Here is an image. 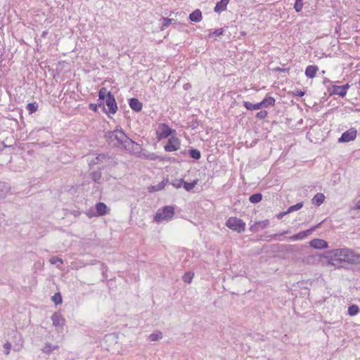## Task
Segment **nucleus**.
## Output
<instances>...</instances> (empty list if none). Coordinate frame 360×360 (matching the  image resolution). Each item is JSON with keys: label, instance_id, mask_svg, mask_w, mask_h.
Masks as SVG:
<instances>
[{"label": "nucleus", "instance_id": "39", "mask_svg": "<svg viewBox=\"0 0 360 360\" xmlns=\"http://www.w3.org/2000/svg\"><path fill=\"white\" fill-rule=\"evenodd\" d=\"M51 300L56 304H59L62 303V297L60 293H56L52 297Z\"/></svg>", "mask_w": 360, "mask_h": 360}, {"label": "nucleus", "instance_id": "47", "mask_svg": "<svg viewBox=\"0 0 360 360\" xmlns=\"http://www.w3.org/2000/svg\"><path fill=\"white\" fill-rule=\"evenodd\" d=\"M98 107V104H94V103H90L89 105V109L94 112L97 111Z\"/></svg>", "mask_w": 360, "mask_h": 360}, {"label": "nucleus", "instance_id": "5", "mask_svg": "<svg viewBox=\"0 0 360 360\" xmlns=\"http://www.w3.org/2000/svg\"><path fill=\"white\" fill-rule=\"evenodd\" d=\"M349 88V84L342 86L332 85L331 86L328 88V90L330 95L335 94L338 95L340 97H344L345 96L347 91Z\"/></svg>", "mask_w": 360, "mask_h": 360}, {"label": "nucleus", "instance_id": "24", "mask_svg": "<svg viewBox=\"0 0 360 360\" xmlns=\"http://www.w3.org/2000/svg\"><path fill=\"white\" fill-rule=\"evenodd\" d=\"M188 153L190 157L195 160H198L201 158V153L198 149L196 148H191L188 150Z\"/></svg>", "mask_w": 360, "mask_h": 360}, {"label": "nucleus", "instance_id": "22", "mask_svg": "<svg viewBox=\"0 0 360 360\" xmlns=\"http://www.w3.org/2000/svg\"><path fill=\"white\" fill-rule=\"evenodd\" d=\"M320 226V224L307 230V231H300L298 233H297V237H298V239L299 240H303L305 238H307L308 236V235L309 233H311L313 231H314L316 228L319 227Z\"/></svg>", "mask_w": 360, "mask_h": 360}, {"label": "nucleus", "instance_id": "49", "mask_svg": "<svg viewBox=\"0 0 360 360\" xmlns=\"http://www.w3.org/2000/svg\"><path fill=\"white\" fill-rule=\"evenodd\" d=\"M274 70L275 72H288L289 70V69L288 68H281L277 67V68H274Z\"/></svg>", "mask_w": 360, "mask_h": 360}, {"label": "nucleus", "instance_id": "56", "mask_svg": "<svg viewBox=\"0 0 360 360\" xmlns=\"http://www.w3.org/2000/svg\"><path fill=\"white\" fill-rule=\"evenodd\" d=\"M15 122L16 123V124H18V122L16 119L14 120Z\"/></svg>", "mask_w": 360, "mask_h": 360}, {"label": "nucleus", "instance_id": "55", "mask_svg": "<svg viewBox=\"0 0 360 360\" xmlns=\"http://www.w3.org/2000/svg\"><path fill=\"white\" fill-rule=\"evenodd\" d=\"M46 34H47V32L44 31V32H42L41 37H45L46 36Z\"/></svg>", "mask_w": 360, "mask_h": 360}, {"label": "nucleus", "instance_id": "27", "mask_svg": "<svg viewBox=\"0 0 360 360\" xmlns=\"http://www.w3.org/2000/svg\"><path fill=\"white\" fill-rule=\"evenodd\" d=\"M162 338V333L160 331H156L151 333L148 336V340L151 342H155Z\"/></svg>", "mask_w": 360, "mask_h": 360}, {"label": "nucleus", "instance_id": "2", "mask_svg": "<svg viewBox=\"0 0 360 360\" xmlns=\"http://www.w3.org/2000/svg\"><path fill=\"white\" fill-rule=\"evenodd\" d=\"M108 145L120 149L131 151L134 150L138 144L130 139L122 129H115L108 131L105 135Z\"/></svg>", "mask_w": 360, "mask_h": 360}, {"label": "nucleus", "instance_id": "7", "mask_svg": "<svg viewBox=\"0 0 360 360\" xmlns=\"http://www.w3.org/2000/svg\"><path fill=\"white\" fill-rule=\"evenodd\" d=\"M356 130L354 128H351L349 130L342 133V134L338 139V142L347 143L353 141L356 139Z\"/></svg>", "mask_w": 360, "mask_h": 360}, {"label": "nucleus", "instance_id": "25", "mask_svg": "<svg viewBox=\"0 0 360 360\" xmlns=\"http://www.w3.org/2000/svg\"><path fill=\"white\" fill-rule=\"evenodd\" d=\"M262 200V195L260 193H257L251 195L249 198V201L251 203L256 204Z\"/></svg>", "mask_w": 360, "mask_h": 360}, {"label": "nucleus", "instance_id": "4", "mask_svg": "<svg viewBox=\"0 0 360 360\" xmlns=\"http://www.w3.org/2000/svg\"><path fill=\"white\" fill-rule=\"evenodd\" d=\"M226 226L238 233L243 232L245 229V223L237 217H230L226 221Z\"/></svg>", "mask_w": 360, "mask_h": 360}, {"label": "nucleus", "instance_id": "41", "mask_svg": "<svg viewBox=\"0 0 360 360\" xmlns=\"http://www.w3.org/2000/svg\"><path fill=\"white\" fill-rule=\"evenodd\" d=\"M267 115H268L267 111L261 110L257 113L256 117L259 120H262V119H264L265 117H266Z\"/></svg>", "mask_w": 360, "mask_h": 360}, {"label": "nucleus", "instance_id": "1", "mask_svg": "<svg viewBox=\"0 0 360 360\" xmlns=\"http://www.w3.org/2000/svg\"><path fill=\"white\" fill-rule=\"evenodd\" d=\"M323 257L328 265L335 268H345V264H359L360 255L348 248H339L325 252Z\"/></svg>", "mask_w": 360, "mask_h": 360}, {"label": "nucleus", "instance_id": "3", "mask_svg": "<svg viewBox=\"0 0 360 360\" xmlns=\"http://www.w3.org/2000/svg\"><path fill=\"white\" fill-rule=\"evenodd\" d=\"M174 214V208L173 206H165L162 210H159L154 216V221L160 222L163 220L171 219Z\"/></svg>", "mask_w": 360, "mask_h": 360}, {"label": "nucleus", "instance_id": "10", "mask_svg": "<svg viewBox=\"0 0 360 360\" xmlns=\"http://www.w3.org/2000/svg\"><path fill=\"white\" fill-rule=\"evenodd\" d=\"M51 320L53 321V325L56 327L62 328L65 322V319L62 316V315L58 312H55L51 316Z\"/></svg>", "mask_w": 360, "mask_h": 360}, {"label": "nucleus", "instance_id": "50", "mask_svg": "<svg viewBox=\"0 0 360 360\" xmlns=\"http://www.w3.org/2000/svg\"><path fill=\"white\" fill-rule=\"evenodd\" d=\"M97 104L98 107H102L103 110L106 112L105 108L104 105V101H98V103Z\"/></svg>", "mask_w": 360, "mask_h": 360}, {"label": "nucleus", "instance_id": "18", "mask_svg": "<svg viewBox=\"0 0 360 360\" xmlns=\"http://www.w3.org/2000/svg\"><path fill=\"white\" fill-rule=\"evenodd\" d=\"M11 190V186L5 183V182H0V198H5L6 195L9 193Z\"/></svg>", "mask_w": 360, "mask_h": 360}, {"label": "nucleus", "instance_id": "15", "mask_svg": "<svg viewBox=\"0 0 360 360\" xmlns=\"http://www.w3.org/2000/svg\"><path fill=\"white\" fill-rule=\"evenodd\" d=\"M188 18L191 21L198 22L202 20V13L200 10L196 9L189 15Z\"/></svg>", "mask_w": 360, "mask_h": 360}, {"label": "nucleus", "instance_id": "6", "mask_svg": "<svg viewBox=\"0 0 360 360\" xmlns=\"http://www.w3.org/2000/svg\"><path fill=\"white\" fill-rule=\"evenodd\" d=\"M180 145L181 142L179 139L176 136H172L169 139L164 148L167 152L176 151L179 149Z\"/></svg>", "mask_w": 360, "mask_h": 360}, {"label": "nucleus", "instance_id": "23", "mask_svg": "<svg viewBox=\"0 0 360 360\" xmlns=\"http://www.w3.org/2000/svg\"><path fill=\"white\" fill-rule=\"evenodd\" d=\"M58 349V345H52L50 342H46L41 350L44 353L50 354L53 351Z\"/></svg>", "mask_w": 360, "mask_h": 360}, {"label": "nucleus", "instance_id": "40", "mask_svg": "<svg viewBox=\"0 0 360 360\" xmlns=\"http://www.w3.org/2000/svg\"><path fill=\"white\" fill-rule=\"evenodd\" d=\"M49 262L52 264H63V259L58 257H51L50 259Z\"/></svg>", "mask_w": 360, "mask_h": 360}, {"label": "nucleus", "instance_id": "51", "mask_svg": "<svg viewBox=\"0 0 360 360\" xmlns=\"http://www.w3.org/2000/svg\"><path fill=\"white\" fill-rule=\"evenodd\" d=\"M289 239L292 241L298 240V237L297 234H295L289 238Z\"/></svg>", "mask_w": 360, "mask_h": 360}, {"label": "nucleus", "instance_id": "28", "mask_svg": "<svg viewBox=\"0 0 360 360\" xmlns=\"http://www.w3.org/2000/svg\"><path fill=\"white\" fill-rule=\"evenodd\" d=\"M38 104L36 102L29 103L27 105L26 109L28 110L30 114L35 112L38 109Z\"/></svg>", "mask_w": 360, "mask_h": 360}, {"label": "nucleus", "instance_id": "12", "mask_svg": "<svg viewBox=\"0 0 360 360\" xmlns=\"http://www.w3.org/2000/svg\"><path fill=\"white\" fill-rule=\"evenodd\" d=\"M129 105L130 108L135 112H140L142 110L143 105L139 99L136 98H131L129 100Z\"/></svg>", "mask_w": 360, "mask_h": 360}, {"label": "nucleus", "instance_id": "19", "mask_svg": "<svg viewBox=\"0 0 360 360\" xmlns=\"http://www.w3.org/2000/svg\"><path fill=\"white\" fill-rule=\"evenodd\" d=\"M324 200L325 195L323 193H318L314 196L311 201L314 205L320 206L323 202Z\"/></svg>", "mask_w": 360, "mask_h": 360}, {"label": "nucleus", "instance_id": "16", "mask_svg": "<svg viewBox=\"0 0 360 360\" xmlns=\"http://www.w3.org/2000/svg\"><path fill=\"white\" fill-rule=\"evenodd\" d=\"M319 68L316 65H308L305 70V75L309 78H314Z\"/></svg>", "mask_w": 360, "mask_h": 360}, {"label": "nucleus", "instance_id": "43", "mask_svg": "<svg viewBox=\"0 0 360 360\" xmlns=\"http://www.w3.org/2000/svg\"><path fill=\"white\" fill-rule=\"evenodd\" d=\"M257 224L262 228V229H264L266 228L267 226H269V220L268 219H266V220H264V221H259L257 223Z\"/></svg>", "mask_w": 360, "mask_h": 360}, {"label": "nucleus", "instance_id": "29", "mask_svg": "<svg viewBox=\"0 0 360 360\" xmlns=\"http://www.w3.org/2000/svg\"><path fill=\"white\" fill-rule=\"evenodd\" d=\"M91 179L95 181L98 182L101 178V169H98L97 171H94L90 174Z\"/></svg>", "mask_w": 360, "mask_h": 360}, {"label": "nucleus", "instance_id": "53", "mask_svg": "<svg viewBox=\"0 0 360 360\" xmlns=\"http://www.w3.org/2000/svg\"><path fill=\"white\" fill-rule=\"evenodd\" d=\"M187 153H188V150H184L181 151V152L179 153V154H180V155H186V154H187Z\"/></svg>", "mask_w": 360, "mask_h": 360}, {"label": "nucleus", "instance_id": "14", "mask_svg": "<svg viewBox=\"0 0 360 360\" xmlns=\"http://www.w3.org/2000/svg\"><path fill=\"white\" fill-rule=\"evenodd\" d=\"M229 2V0H220L216 4L215 7L214 8V11L216 13H221L226 10L227 5Z\"/></svg>", "mask_w": 360, "mask_h": 360}, {"label": "nucleus", "instance_id": "9", "mask_svg": "<svg viewBox=\"0 0 360 360\" xmlns=\"http://www.w3.org/2000/svg\"><path fill=\"white\" fill-rule=\"evenodd\" d=\"M159 129L160 130V133L158 134L159 139H165L173 133H175V130L171 129L168 124L165 123L160 124Z\"/></svg>", "mask_w": 360, "mask_h": 360}, {"label": "nucleus", "instance_id": "17", "mask_svg": "<svg viewBox=\"0 0 360 360\" xmlns=\"http://www.w3.org/2000/svg\"><path fill=\"white\" fill-rule=\"evenodd\" d=\"M275 99L271 96L265 97L261 102L262 108H268L269 106H274L275 105Z\"/></svg>", "mask_w": 360, "mask_h": 360}, {"label": "nucleus", "instance_id": "42", "mask_svg": "<svg viewBox=\"0 0 360 360\" xmlns=\"http://www.w3.org/2000/svg\"><path fill=\"white\" fill-rule=\"evenodd\" d=\"M290 233V231L289 230H286V231H283L281 233H275L274 235L269 236V237L271 238L278 239L279 236L285 235V234H288Z\"/></svg>", "mask_w": 360, "mask_h": 360}, {"label": "nucleus", "instance_id": "35", "mask_svg": "<svg viewBox=\"0 0 360 360\" xmlns=\"http://www.w3.org/2000/svg\"><path fill=\"white\" fill-rule=\"evenodd\" d=\"M184 181L183 179H176L172 181V185L176 188H180L183 186Z\"/></svg>", "mask_w": 360, "mask_h": 360}, {"label": "nucleus", "instance_id": "33", "mask_svg": "<svg viewBox=\"0 0 360 360\" xmlns=\"http://www.w3.org/2000/svg\"><path fill=\"white\" fill-rule=\"evenodd\" d=\"M359 311V307L357 305L353 304L349 307L348 308V314L350 316L356 315Z\"/></svg>", "mask_w": 360, "mask_h": 360}, {"label": "nucleus", "instance_id": "26", "mask_svg": "<svg viewBox=\"0 0 360 360\" xmlns=\"http://www.w3.org/2000/svg\"><path fill=\"white\" fill-rule=\"evenodd\" d=\"M198 179L193 180L191 183L184 181V183H183V186L186 191H191L198 184Z\"/></svg>", "mask_w": 360, "mask_h": 360}, {"label": "nucleus", "instance_id": "32", "mask_svg": "<svg viewBox=\"0 0 360 360\" xmlns=\"http://www.w3.org/2000/svg\"><path fill=\"white\" fill-rule=\"evenodd\" d=\"M162 24L161 26V30H164L165 29L168 27V26L170 24H172V21H174V19L168 18H162Z\"/></svg>", "mask_w": 360, "mask_h": 360}, {"label": "nucleus", "instance_id": "54", "mask_svg": "<svg viewBox=\"0 0 360 360\" xmlns=\"http://www.w3.org/2000/svg\"><path fill=\"white\" fill-rule=\"evenodd\" d=\"M327 83H330V81L328 79H325L324 81H323V84H326Z\"/></svg>", "mask_w": 360, "mask_h": 360}, {"label": "nucleus", "instance_id": "20", "mask_svg": "<svg viewBox=\"0 0 360 360\" xmlns=\"http://www.w3.org/2000/svg\"><path fill=\"white\" fill-rule=\"evenodd\" d=\"M243 106L248 110H256L262 109L260 102L255 104H252L249 101H243Z\"/></svg>", "mask_w": 360, "mask_h": 360}, {"label": "nucleus", "instance_id": "21", "mask_svg": "<svg viewBox=\"0 0 360 360\" xmlns=\"http://www.w3.org/2000/svg\"><path fill=\"white\" fill-rule=\"evenodd\" d=\"M169 183L168 179H163L161 182H160L158 184L153 186L150 188V191L151 192H155L161 191L165 188V186L167 185V184Z\"/></svg>", "mask_w": 360, "mask_h": 360}, {"label": "nucleus", "instance_id": "30", "mask_svg": "<svg viewBox=\"0 0 360 360\" xmlns=\"http://www.w3.org/2000/svg\"><path fill=\"white\" fill-rule=\"evenodd\" d=\"M108 93L106 88L102 87L98 92V101H105L107 98Z\"/></svg>", "mask_w": 360, "mask_h": 360}, {"label": "nucleus", "instance_id": "46", "mask_svg": "<svg viewBox=\"0 0 360 360\" xmlns=\"http://www.w3.org/2000/svg\"><path fill=\"white\" fill-rule=\"evenodd\" d=\"M293 94L302 97L305 94V91L302 90H296L293 91Z\"/></svg>", "mask_w": 360, "mask_h": 360}, {"label": "nucleus", "instance_id": "36", "mask_svg": "<svg viewBox=\"0 0 360 360\" xmlns=\"http://www.w3.org/2000/svg\"><path fill=\"white\" fill-rule=\"evenodd\" d=\"M302 1H303V0H300V1L296 0L295 1V3L294 4V8L296 11V12L299 13L302 10V8H303Z\"/></svg>", "mask_w": 360, "mask_h": 360}, {"label": "nucleus", "instance_id": "8", "mask_svg": "<svg viewBox=\"0 0 360 360\" xmlns=\"http://www.w3.org/2000/svg\"><path fill=\"white\" fill-rule=\"evenodd\" d=\"M105 104L108 108L109 112L115 114L117 110V105L115 96L110 91H108L107 98L105 99Z\"/></svg>", "mask_w": 360, "mask_h": 360}, {"label": "nucleus", "instance_id": "48", "mask_svg": "<svg viewBox=\"0 0 360 360\" xmlns=\"http://www.w3.org/2000/svg\"><path fill=\"white\" fill-rule=\"evenodd\" d=\"M289 214L288 212H287V210L285 212H280L279 214H278L276 215V217L278 219H281L285 215Z\"/></svg>", "mask_w": 360, "mask_h": 360}, {"label": "nucleus", "instance_id": "52", "mask_svg": "<svg viewBox=\"0 0 360 360\" xmlns=\"http://www.w3.org/2000/svg\"><path fill=\"white\" fill-rule=\"evenodd\" d=\"M355 209L360 210V200L358 201V202L356 205Z\"/></svg>", "mask_w": 360, "mask_h": 360}, {"label": "nucleus", "instance_id": "34", "mask_svg": "<svg viewBox=\"0 0 360 360\" xmlns=\"http://www.w3.org/2000/svg\"><path fill=\"white\" fill-rule=\"evenodd\" d=\"M224 30L223 28L217 29L212 32H210L209 34V37L212 38L214 37H219L224 34Z\"/></svg>", "mask_w": 360, "mask_h": 360}, {"label": "nucleus", "instance_id": "38", "mask_svg": "<svg viewBox=\"0 0 360 360\" xmlns=\"http://www.w3.org/2000/svg\"><path fill=\"white\" fill-rule=\"evenodd\" d=\"M105 157L106 156L104 154H99L98 156H96L94 159L91 160V163L94 165L99 164L103 159L105 158Z\"/></svg>", "mask_w": 360, "mask_h": 360}, {"label": "nucleus", "instance_id": "13", "mask_svg": "<svg viewBox=\"0 0 360 360\" xmlns=\"http://www.w3.org/2000/svg\"><path fill=\"white\" fill-rule=\"evenodd\" d=\"M108 207L107 205L103 202H98L96 204V214H94L95 216H103L108 212Z\"/></svg>", "mask_w": 360, "mask_h": 360}, {"label": "nucleus", "instance_id": "45", "mask_svg": "<svg viewBox=\"0 0 360 360\" xmlns=\"http://www.w3.org/2000/svg\"><path fill=\"white\" fill-rule=\"evenodd\" d=\"M150 160H159L162 161L164 159L162 158L161 157L158 156L155 154L153 153V154L150 155Z\"/></svg>", "mask_w": 360, "mask_h": 360}, {"label": "nucleus", "instance_id": "11", "mask_svg": "<svg viewBox=\"0 0 360 360\" xmlns=\"http://www.w3.org/2000/svg\"><path fill=\"white\" fill-rule=\"evenodd\" d=\"M310 245L315 249H324L328 247V243L323 239L315 238L310 241Z\"/></svg>", "mask_w": 360, "mask_h": 360}, {"label": "nucleus", "instance_id": "44", "mask_svg": "<svg viewBox=\"0 0 360 360\" xmlns=\"http://www.w3.org/2000/svg\"><path fill=\"white\" fill-rule=\"evenodd\" d=\"M11 347V345L9 342H6L4 345V348L6 349L5 354L8 355L10 352V349Z\"/></svg>", "mask_w": 360, "mask_h": 360}, {"label": "nucleus", "instance_id": "31", "mask_svg": "<svg viewBox=\"0 0 360 360\" xmlns=\"http://www.w3.org/2000/svg\"><path fill=\"white\" fill-rule=\"evenodd\" d=\"M302 207H303V202H298L294 205L289 207V208L287 210V212H288L290 214L292 212L300 210Z\"/></svg>", "mask_w": 360, "mask_h": 360}, {"label": "nucleus", "instance_id": "37", "mask_svg": "<svg viewBox=\"0 0 360 360\" xmlns=\"http://www.w3.org/2000/svg\"><path fill=\"white\" fill-rule=\"evenodd\" d=\"M193 277V274H192L191 272H186L184 274V275L183 276V280L184 282L190 283L192 281Z\"/></svg>", "mask_w": 360, "mask_h": 360}]
</instances>
